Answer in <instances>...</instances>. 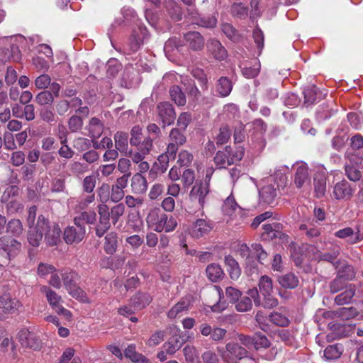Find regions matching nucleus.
Listing matches in <instances>:
<instances>
[{
	"mask_svg": "<svg viewBox=\"0 0 363 363\" xmlns=\"http://www.w3.org/2000/svg\"><path fill=\"white\" fill-rule=\"evenodd\" d=\"M269 321L272 324L286 327L289 325V319L284 315L279 312H272L269 315Z\"/></svg>",
	"mask_w": 363,
	"mask_h": 363,
	"instance_id": "45",
	"label": "nucleus"
},
{
	"mask_svg": "<svg viewBox=\"0 0 363 363\" xmlns=\"http://www.w3.org/2000/svg\"><path fill=\"white\" fill-rule=\"evenodd\" d=\"M165 6L170 17L176 21L182 18V11L179 4L174 0H165Z\"/></svg>",
	"mask_w": 363,
	"mask_h": 363,
	"instance_id": "33",
	"label": "nucleus"
},
{
	"mask_svg": "<svg viewBox=\"0 0 363 363\" xmlns=\"http://www.w3.org/2000/svg\"><path fill=\"white\" fill-rule=\"evenodd\" d=\"M258 286L262 294L272 293L273 291L272 279L267 275L261 276Z\"/></svg>",
	"mask_w": 363,
	"mask_h": 363,
	"instance_id": "46",
	"label": "nucleus"
},
{
	"mask_svg": "<svg viewBox=\"0 0 363 363\" xmlns=\"http://www.w3.org/2000/svg\"><path fill=\"white\" fill-rule=\"evenodd\" d=\"M191 306V300L189 297H184L174 305L167 312V317L170 319L180 318L187 313Z\"/></svg>",
	"mask_w": 363,
	"mask_h": 363,
	"instance_id": "16",
	"label": "nucleus"
},
{
	"mask_svg": "<svg viewBox=\"0 0 363 363\" xmlns=\"http://www.w3.org/2000/svg\"><path fill=\"white\" fill-rule=\"evenodd\" d=\"M304 104L311 105L316 101L318 98L320 97V94H318V89L315 86H308L303 91Z\"/></svg>",
	"mask_w": 363,
	"mask_h": 363,
	"instance_id": "42",
	"label": "nucleus"
},
{
	"mask_svg": "<svg viewBox=\"0 0 363 363\" xmlns=\"http://www.w3.org/2000/svg\"><path fill=\"white\" fill-rule=\"evenodd\" d=\"M209 192V184L206 182H196L189 193L191 201H198L201 208L206 203V198Z\"/></svg>",
	"mask_w": 363,
	"mask_h": 363,
	"instance_id": "7",
	"label": "nucleus"
},
{
	"mask_svg": "<svg viewBox=\"0 0 363 363\" xmlns=\"http://www.w3.org/2000/svg\"><path fill=\"white\" fill-rule=\"evenodd\" d=\"M148 183L145 177L140 173H136L130 179L131 192L134 194H142L146 192Z\"/></svg>",
	"mask_w": 363,
	"mask_h": 363,
	"instance_id": "17",
	"label": "nucleus"
},
{
	"mask_svg": "<svg viewBox=\"0 0 363 363\" xmlns=\"http://www.w3.org/2000/svg\"><path fill=\"white\" fill-rule=\"evenodd\" d=\"M314 190L316 197L323 196L326 191V177L322 174H317L314 177Z\"/></svg>",
	"mask_w": 363,
	"mask_h": 363,
	"instance_id": "36",
	"label": "nucleus"
},
{
	"mask_svg": "<svg viewBox=\"0 0 363 363\" xmlns=\"http://www.w3.org/2000/svg\"><path fill=\"white\" fill-rule=\"evenodd\" d=\"M147 36V30L144 26H138L137 29L133 30L129 42L131 51L136 52L143 45Z\"/></svg>",
	"mask_w": 363,
	"mask_h": 363,
	"instance_id": "15",
	"label": "nucleus"
},
{
	"mask_svg": "<svg viewBox=\"0 0 363 363\" xmlns=\"http://www.w3.org/2000/svg\"><path fill=\"white\" fill-rule=\"evenodd\" d=\"M46 228L43 232L45 236V240L48 245L55 246L60 241L61 229L58 224L53 223H50L49 220L45 218Z\"/></svg>",
	"mask_w": 363,
	"mask_h": 363,
	"instance_id": "10",
	"label": "nucleus"
},
{
	"mask_svg": "<svg viewBox=\"0 0 363 363\" xmlns=\"http://www.w3.org/2000/svg\"><path fill=\"white\" fill-rule=\"evenodd\" d=\"M55 98L52 94L48 90L40 91L35 97V101L39 106L43 107L49 106L54 102Z\"/></svg>",
	"mask_w": 363,
	"mask_h": 363,
	"instance_id": "38",
	"label": "nucleus"
},
{
	"mask_svg": "<svg viewBox=\"0 0 363 363\" xmlns=\"http://www.w3.org/2000/svg\"><path fill=\"white\" fill-rule=\"evenodd\" d=\"M84 123L82 117L73 115L72 116L67 122L69 130L71 133H77L82 129Z\"/></svg>",
	"mask_w": 363,
	"mask_h": 363,
	"instance_id": "47",
	"label": "nucleus"
},
{
	"mask_svg": "<svg viewBox=\"0 0 363 363\" xmlns=\"http://www.w3.org/2000/svg\"><path fill=\"white\" fill-rule=\"evenodd\" d=\"M337 275L345 281L352 280L355 277V272L350 264L342 262L337 269Z\"/></svg>",
	"mask_w": 363,
	"mask_h": 363,
	"instance_id": "39",
	"label": "nucleus"
},
{
	"mask_svg": "<svg viewBox=\"0 0 363 363\" xmlns=\"http://www.w3.org/2000/svg\"><path fill=\"white\" fill-rule=\"evenodd\" d=\"M158 116L162 121L163 125H171L176 118L174 108L168 102L160 103L157 105Z\"/></svg>",
	"mask_w": 363,
	"mask_h": 363,
	"instance_id": "11",
	"label": "nucleus"
},
{
	"mask_svg": "<svg viewBox=\"0 0 363 363\" xmlns=\"http://www.w3.org/2000/svg\"><path fill=\"white\" fill-rule=\"evenodd\" d=\"M354 189L350 183L343 179L336 183L333 187V196L337 200H349L353 195Z\"/></svg>",
	"mask_w": 363,
	"mask_h": 363,
	"instance_id": "12",
	"label": "nucleus"
},
{
	"mask_svg": "<svg viewBox=\"0 0 363 363\" xmlns=\"http://www.w3.org/2000/svg\"><path fill=\"white\" fill-rule=\"evenodd\" d=\"M207 277L213 282H216L224 276V272L220 266L217 264H211L206 269Z\"/></svg>",
	"mask_w": 363,
	"mask_h": 363,
	"instance_id": "35",
	"label": "nucleus"
},
{
	"mask_svg": "<svg viewBox=\"0 0 363 363\" xmlns=\"http://www.w3.org/2000/svg\"><path fill=\"white\" fill-rule=\"evenodd\" d=\"M225 349L221 354V358L225 363H238L248 354L245 348L235 342H228Z\"/></svg>",
	"mask_w": 363,
	"mask_h": 363,
	"instance_id": "5",
	"label": "nucleus"
},
{
	"mask_svg": "<svg viewBox=\"0 0 363 363\" xmlns=\"http://www.w3.org/2000/svg\"><path fill=\"white\" fill-rule=\"evenodd\" d=\"M21 248V243L15 239L0 238V268L6 266L10 259L15 257Z\"/></svg>",
	"mask_w": 363,
	"mask_h": 363,
	"instance_id": "4",
	"label": "nucleus"
},
{
	"mask_svg": "<svg viewBox=\"0 0 363 363\" xmlns=\"http://www.w3.org/2000/svg\"><path fill=\"white\" fill-rule=\"evenodd\" d=\"M21 302L13 298L10 294H4L0 296V311L4 314H13L21 307Z\"/></svg>",
	"mask_w": 363,
	"mask_h": 363,
	"instance_id": "9",
	"label": "nucleus"
},
{
	"mask_svg": "<svg viewBox=\"0 0 363 363\" xmlns=\"http://www.w3.org/2000/svg\"><path fill=\"white\" fill-rule=\"evenodd\" d=\"M182 346L179 338L177 337H170L167 342L163 345V349L169 354H174Z\"/></svg>",
	"mask_w": 363,
	"mask_h": 363,
	"instance_id": "50",
	"label": "nucleus"
},
{
	"mask_svg": "<svg viewBox=\"0 0 363 363\" xmlns=\"http://www.w3.org/2000/svg\"><path fill=\"white\" fill-rule=\"evenodd\" d=\"M230 135L231 133L228 126L225 125L221 127L216 138L217 144L223 145L226 143L230 139Z\"/></svg>",
	"mask_w": 363,
	"mask_h": 363,
	"instance_id": "63",
	"label": "nucleus"
},
{
	"mask_svg": "<svg viewBox=\"0 0 363 363\" xmlns=\"http://www.w3.org/2000/svg\"><path fill=\"white\" fill-rule=\"evenodd\" d=\"M336 238L347 239L349 244L354 245L363 240V233H361L360 227L357 226L355 230L347 227L336 231L334 234Z\"/></svg>",
	"mask_w": 363,
	"mask_h": 363,
	"instance_id": "8",
	"label": "nucleus"
},
{
	"mask_svg": "<svg viewBox=\"0 0 363 363\" xmlns=\"http://www.w3.org/2000/svg\"><path fill=\"white\" fill-rule=\"evenodd\" d=\"M299 230L304 232L308 238H316L320 235V229L313 226L311 224H301L299 226Z\"/></svg>",
	"mask_w": 363,
	"mask_h": 363,
	"instance_id": "59",
	"label": "nucleus"
},
{
	"mask_svg": "<svg viewBox=\"0 0 363 363\" xmlns=\"http://www.w3.org/2000/svg\"><path fill=\"white\" fill-rule=\"evenodd\" d=\"M266 140L264 135L254 134L252 135V146L255 152H261L266 147Z\"/></svg>",
	"mask_w": 363,
	"mask_h": 363,
	"instance_id": "54",
	"label": "nucleus"
},
{
	"mask_svg": "<svg viewBox=\"0 0 363 363\" xmlns=\"http://www.w3.org/2000/svg\"><path fill=\"white\" fill-rule=\"evenodd\" d=\"M152 301L150 294L146 293H138L130 299V303L135 309L140 310L148 306Z\"/></svg>",
	"mask_w": 363,
	"mask_h": 363,
	"instance_id": "24",
	"label": "nucleus"
},
{
	"mask_svg": "<svg viewBox=\"0 0 363 363\" xmlns=\"http://www.w3.org/2000/svg\"><path fill=\"white\" fill-rule=\"evenodd\" d=\"M235 303V309L238 312H247L252 308V301L250 297L243 296L238 299Z\"/></svg>",
	"mask_w": 363,
	"mask_h": 363,
	"instance_id": "51",
	"label": "nucleus"
},
{
	"mask_svg": "<svg viewBox=\"0 0 363 363\" xmlns=\"http://www.w3.org/2000/svg\"><path fill=\"white\" fill-rule=\"evenodd\" d=\"M183 352L187 362L199 363V355L194 347L186 345L183 349Z\"/></svg>",
	"mask_w": 363,
	"mask_h": 363,
	"instance_id": "52",
	"label": "nucleus"
},
{
	"mask_svg": "<svg viewBox=\"0 0 363 363\" xmlns=\"http://www.w3.org/2000/svg\"><path fill=\"white\" fill-rule=\"evenodd\" d=\"M86 128L91 138H99L102 135L104 128V124L96 117L90 119Z\"/></svg>",
	"mask_w": 363,
	"mask_h": 363,
	"instance_id": "26",
	"label": "nucleus"
},
{
	"mask_svg": "<svg viewBox=\"0 0 363 363\" xmlns=\"http://www.w3.org/2000/svg\"><path fill=\"white\" fill-rule=\"evenodd\" d=\"M125 212V206L123 203H118L111 208L110 211L111 220L113 225H116L120 217Z\"/></svg>",
	"mask_w": 363,
	"mask_h": 363,
	"instance_id": "61",
	"label": "nucleus"
},
{
	"mask_svg": "<svg viewBox=\"0 0 363 363\" xmlns=\"http://www.w3.org/2000/svg\"><path fill=\"white\" fill-rule=\"evenodd\" d=\"M40 290L41 293L45 295L48 303L54 310L60 306L62 298L55 291L48 286H42Z\"/></svg>",
	"mask_w": 363,
	"mask_h": 363,
	"instance_id": "25",
	"label": "nucleus"
},
{
	"mask_svg": "<svg viewBox=\"0 0 363 363\" xmlns=\"http://www.w3.org/2000/svg\"><path fill=\"white\" fill-rule=\"evenodd\" d=\"M278 281L282 287L289 289L297 287L299 282L298 277L291 272L279 277Z\"/></svg>",
	"mask_w": 363,
	"mask_h": 363,
	"instance_id": "31",
	"label": "nucleus"
},
{
	"mask_svg": "<svg viewBox=\"0 0 363 363\" xmlns=\"http://www.w3.org/2000/svg\"><path fill=\"white\" fill-rule=\"evenodd\" d=\"M18 339L24 347L38 350L41 348L42 342L39 337L28 329H21L18 333Z\"/></svg>",
	"mask_w": 363,
	"mask_h": 363,
	"instance_id": "6",
	"label": "nucleus"
},
{
	"mask_svg": "<svg viewBox=\"0 0 363 363\" xmlns=\"http://www.w3.org/2000/svg\"><path fill=\"white\" fill-rule=\"evenodd\" d=\"M225 150L228 152V156L231 165L237 164L241 161L245 155V149L242 146L236 147L234 149L230 146H226Z\"/></svg>",
	"mask_w": 363,
	"mask_h": 363,
	"instance_id": "34",
	"label": "nucleus"
},
{
	"mask_svg": "<svg viewBox=\"0 0 363 363\" xmlns=\"http://www.w3.org/2000/svg\"><path fill=\"white\" fill-rule=\"evenodd\" d=\"M60 277L63 286L72 297L82 302H88V298L85 291L77 284L79 276L76 272L69 269H62L60 271Z\"/></svg>",
	"mask_w": 363,
	"mask_h": 363,
	"instance_id": "3",
	"label": "nucleus"
},
{
	"mask_svg": "<svg viewBox=\"0 0 363 363\" xmlns=\"http://www.w3.org/2000/svg\"><path fill=\"white\" fill-rule=\"evenodd\" d=\"M191 120L192 117L191 113L188 112L182 113L177 119V125L178 128H179L183 132L185 131Z\"/></svg>",
	"mask_w": 363,
	"mask_h": 363,
	"instance_id": "62",
	"label": "nucleus"
},
{
	"mask_svg": "<svg viewBox=\"0 0 363 363\" xmlns=\"http://www.w3.org/2000/svg\"><path fill=\"white\" fill-rule=\"evenodd\" d=\"M37 207L33 206L28 209V216L27 218L28 225L30 230L28 235V242L33 247H38L43 237V232L45 230L47 225L45 217L40 215L38 218L36 223H35L36 218Z\"/></svg>",
	"mask_w": 363,
	"mask_h": 363,
	"instance_id": "2",
	"label": "nucleus"
},
{
	"mask_svg": "<svg viewBox=\"0 0 363 363\" xmlns=\"http://www.w3.org/2000/svg\"><path fill=\"white\" fill-rule=\"evenodd\" d=\"M60 143L62 144V147L58 150V154L60 157L66 159H71L74 155V152L69 147L67 143V139L64 135V136H60Z\"/></svg>",
	"mask_w": 363,
	"mask_h": 363,
	"instance_id": "48",
	"label": "nucleus"
},
{
	"mask_svg": "<svg viewBox=\"0 0 363 363\" xmlns=\"http://www.w3.org/2000/svg\"><path fill=\"white\" fill-rule=\"evenodd\" d=\"M277 196V188L272 184L264 186L259 191V197L261 200L268 204L272 203Z\"/></svg>",
	"mask_w": 363,
	"mask_h": 363,
	"instance_id": "22",
	"label": "nucleus"
},
{
	"mask_svg": "<svg viewBox=\"0 0 363 363\" xmlns=\"http://www.w3.org/2000/svg\"><path fill=\"white\" fill-rule=\"evenodd\" d=\"M339 255L340 249L339 247H336L330 252H318L317 258L318 259L319 261H326L333 264L335 268L337 269L339 266L342 264L341 260H336Z\"/></svg>",
	"mask_w": 363,
	"mask_h": 363,
	"instance_id": "28",
	"label": "nucleus"
},
{
	"mask_svg": "<svg viewBox=\"0 0 363 363\" xmlns=\"http://www.w3.org/2000/svg\"><path fill=\"white\" fill-rule=\"evenodd\" d=\"M238 208V205L234 197L230 196L225 200L222 209L225 214L232 216Z\"/></svg>",
	"mask_w": 363,
	"mask_h": 363,
	"instance_id": "57",
	"label": "nucleus"
},
{
	"mask_svg": "<svg viewBox=\"0 0 363 363\" xmlns=\"http://www.w3.org/2000/svg\"><path fill=\"white\" fill-rule=\"evenodd\" d=\"M115 147L121 153H127L128 149V134L118 131L114 135Z\"/></svg>",
	"mask_w": 363,
	"mask_h": 363,
	"instance_id": "30",
	"label": "nucleus"
},
{
	"mask_svg": "<svg viewBox=\"0 0 363 363\" xmlns=\"http://www.w3.org/2000/svg\"><path fill=\"white\" fill-rule=\"evenodd\" d=\"M153 149L152 140L150 138H145L143 144L140 147H137V151L131 152L130 157L134 163L139 164L143 161L147 155H148Z\"/></svg>",
	"mask_w": 363,
	"mask_h": 363,
	"instance_id": "13",
	"label": "nucleus"
},
{
	"mask_svg": "<svg viewBox=\"0 0 363 363\" xmlns=\"http://www.w3.org/2000/svg\"><path fill=\"white\" fill-rule=\"evenodd\" d=\"M355 286L353 284H349L345 290L335 298V302L337 305L348 304L351 302L355 294Z\"/></svg>",
	"mask_w": 363,
	"mask_h": 363,
	"instance_id": "27",
	"label": "nucleus"
},
{
	"mask_svg": "<svg viewBox=\"0 0 363 363\" xmlns=\"http://www.w3.org/2000/svg\"><path fill=\"white\" fill-rule=\"evenodd\" d=\"M91 146V140L86 138L77 137L73 140V147L79 152L86 151Z\"/></svg>",
	"mask_w": 363,
	"mask_h": 363,
	"instance_id": "53",
	"label": "nucleus"
},
{
	"mask_svg": "<svg viewBox=\"0 0 363 363\" xmlns=\"http://www.w3.org/2000/svg\"><path fill=\"white\" fill-rule=\"evenodd\" d=\"M179 128H173L169 133L171 142L179 145H183L186 142V137Z\"/></svg>",
	"mask_w": 363,
	"mask_h": 363,
	"instance_id": "60",
	"label": "nucleus"
},
{
	"mask_svg": "<svg viewBox=\"0 0 363 363\" xmlns=\"http://www.w3.org/2000/svg\"><path fill=\"white\" fill-rule=\"evenodd\" d=\"M51 82L50 77L47 74H43L36 77L35 79L34 84L38 89H47Z\"/></svg>",
	"mask_w": 363,
	"mask_h": 363,
	"instance_id": "64",
	"label": "nucleus"
},
{
	"mask_svg": "<svg viewBox=\"0 0 363 363\" xmlns=\"http://www.w3.org/2000/svg\"><path fill=\"white\" fill-rule=\"evenodd\" d=\"M184 39L189 47L194 50H201L204 47V38L196 31H190L184 34Z\"/></svg>",
	"mask_w": 363,
	"mask_h": 363,
	"instance_id": "19",
	"label": "nucleus"
},
{
	"mask_svg": "<svg viewBox=\"0 0 363 363\" xmlns=\"http://www.w3.org/2000/svg\"><path fill=\"white\" fill-rule=\"evenodd\" d=\"M359 167H356L355 166H351L350 164H345V174L350 180L357 182L360 179L362 173L359 170Z\"/></svg>",
	"mask_w": 363,
	"mask_h": 363,
	"instance_id": "56",
	"label": "nucleus"
},
{
	"mask_svg": "<svg viewBox=\"0 0 363 363\" xmlns=\"http://www.w3.org/2000/svg\"><path fill=\"white\" fill-rule=\"evenodd\" d=\"M84 227L68 226L64 230V240L67 244L79 243L84 238Z\"/></svg>",
	"mask_w": 363,
	"mask_h": 363,
	"instance_id": "14",
	"label": "nucleus"
},
{
	"mask_svg": "<svg viewBox=\"0 0 363 363\" xmlns=\"http://www.w3.org/2000/svg\"><path fill=\"white\" fill-rule=\"evenodd\" d=\"M208 51L213 57L219 61L223 60L227 57V51L221 45L220 41L216 39H211L207 43Z\"/></svg>",
	"mask_w": 363,
	"mask_h": 363,
	"instance_id": "20",
	"label": "nucleus"
},
{
	"mask_svg": "<svg viewBox=\"0 0 363 363\" xmlns=\"http://www.w3.org/2000/svg\"><path fill=\"white\" fill-rule=\"evenodd\" d=\"M169 95L172 101L178 106H184L186 102V96L178 86H173L169 89Z\"/></svg>",
	"mask_w": 363,
	"mask_h": 363,
	"instance_id": "41",
	"label": "nucleus"
},
{
	"mask_svg": "<svg viewBox=\"0 0 363 363\" xmlns=\"http://www.w3.org/2000/svg\"><path fill=\"white\" fill-rule=\"evenodd\" d=\"M118 248V236L116 233L110 232L105 236L104 245V251L106 254L113 255Z\"/></svg>",
	"mask_w": 363,
	"mask_h": 363,
	"instance_id": "29",
	"label": "nucleus"
},
{
	"mask_svg": "<svg viewBox=\"0 0 363 363\" xmlns=\"http://www.w3.org/2000/svg\"><path fill=\"white\" fill-rule=\"evenodd\" d=\"M210 224L204 219H198L192 225L189 233L196 238H199L209 233L211 230Z\"/></svg>",
	"mask_w": 363,
	"mask_h": 363,
	"instance_id": "21",
	"label": "nucleus"
},
{
	"mask_svg": "<svg viewBox=\"0 0 363 363\" xmlns=\"http://www.w3.org/2000/svg\"><path fill=\"white\" fill-rule=\"evenodd\" d=\"M225 262L227 266V271L229 273L230 277L233 280H237L241 274V270L239 267L238 263L232 256L230 255L225 257Z\"/></svg>",
	"mask_w": 363,
	"mask_h": 363,
	"instance_id": "32",
	"label": "nucleus"
},
{
	"mask_svg": "<svg viewBox=\"0 0 363 363\" xmlns=\"http://www.w3.org/2000/svg\"><path fill=\"white\" fill-rule=\"evenodd\" d=\"M130 144L131 146L140 147L142 141L143 129L140 125H135L130 130Z\"/></svg>",
	"mask_w": 363,
	"mask_h": 363,
	"instance_id": "44",
	"label": "nucleus"
},
{
	"mask_svg": "<svg viewBox=\"0 0 363 363\" xmlns=\"http://www.w3.org/2000/svg\"><path fill=\"white\" fill-rule=\"evenodd\" d=\"M96 184V178L94 174L84 177L82 182L83 191L87 194L93 192Z\"/></svg>",
	"mask_w": 363,
	"mask_h": 363,
	"instance_id": "58",
	"label": "nucleus"
},
{
	"mask_svg": "<svg viewBox=\"0 0 363 363\" xmlns=\"http://www.w3.org/2000/svg\"><path fill=\"white\" fill-rule=\"evenodd\" d=\"M233 83L227 77H221L216 83V90L220 97L228 96L232 91Z\"/></svg>",
	"mask_w": 363,
	"mask_h": 363,
	"instance_id": "23",
	"label": "nucleus"
},
{
	"mask_svg": "<svg viewBox=\"0 0 363 363\" xmlns=\"http://www.w3.org/2000/svg\"><path fill=\"white\" fill-rule=\"evenodd\" d=\"M146 223L148 228L157 233L172 232L178 225L174 216H169L159 208H153L150 210L146 217Z\"/></svg>",
	"mask_w": 363,
	"mask_h": 363,
	"instance_id": "1",
	"label": "nucleus"
},
{
	"mask_svg": "<svg viewBox=\"0 0 363 363\" xmlns=\"http://www.w3.org/2000/svg\"><path fill=\"white\" fill-rule=\"evenodd\" d=\"M39 117L48 123H56L57 119L53 108L50 106L42 107L39 110Z\"/></svg>",
	"mask_w": 363,
	"mask_h": 363,
	"instance_id": "43",
	"label": "nucleus"
},
{
	"mask_svg": "<svg viewBox=\"0 0 363 363\" xmlns=\"http://www.w3.org/2000/svg\"><path fill=\"white\" fill-rule=\"evenodd\" d=\"M214 162L219 168H226L231 165L225 149L223 151H218L214 157Z\"/></svg>",
	"mask_w": 363,
	"mask_h": 363,
	"instance_id": "49",
	"label": "nucleus"
},
{
	"mask_svg": "<svg viewBox=\"0 0 363 363\" xmlns=\"http://www.w3.org/2000/svg\"><path fill=\"white\" fill-rule=\"evenodd\" d=\"M23 225L20 220H11L7 224V232L14 236H19L23 233Z\"/></svg>",
	"mask_w": 363,
	"mask_h": 363,
	"instance_id": "55",
	"label": "nucleus"
},
{
	"mask_svg": "<svg viewBox=\"0 0 363 363\" xmlns=\"http://www.w3.org/2000/svg\"><path fill=\"white\" fill-rule=\"evenodd\" d=\"M125 356L135 363H149L148 359L142 354L136 352L135 346L134 345H130L128 346L125 350Z\"/></svg>",
	"mask_w": 363,
	"mask_h": 363,
	"instance_id": "37",
	"label": "nucleus"
},
{
	"mask_svg": "<svg viewBox=\"0 0 363 363\" xmlns=\"http://www.w3.org/2000/svg\"><path fill=\"white\" fill-rule=\"evenodd\" d=\"M310 183L308 167L306 163L298 164L294 175V184L297 188H301Z\"/></svg>",
	"mask_w": 363,
	"mask_h": 363,
	"instance_id": "18",
	"label": "nucleus"
},
{
	"mask_svg": "<svg viewBox=\"0 0 363 363\" xmlns=\"http://www.w3.org/2000/svg\"><path fill=\"white\" fill-rule=\"evenodd\" d=\"M343 352L341 345L335 344L329 345L324 350V357L328 360H335L338 359Z\"/></svg>",
	"mask_w": 363,
	"mask_h": 363,
	"instance_id": "40",
	"label": "nucleus"
}]
</instances>
